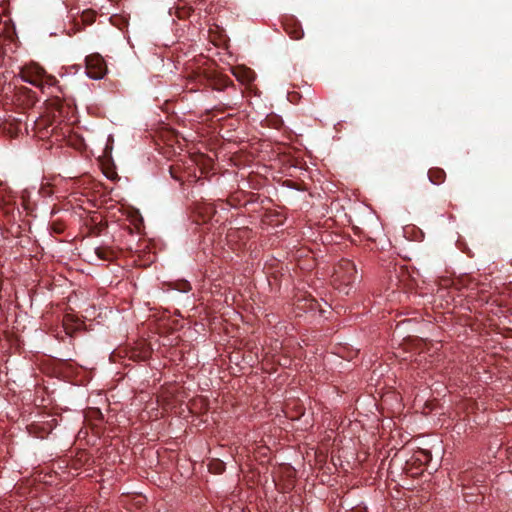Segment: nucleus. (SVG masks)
<instances>
[{"mask_svg":"<svg viewBox=\"0 0 512 512\" xmlns=\"http://www.w3.org/2000/svg\"><path fill=\"white\" fill-rule=\"evenodd\" d=\"M20 76L23 81L41 89L44 85H52L54 81V78L48 75L46 71L36 63L26 65L22 68Z\"/></svg>","mask_w":512,"mask_h":512,"instance_id":"obj_1","label":"nucleus"},{"mask_svg":"<svg viewBox=\"0 0 512 512\" xmlns=\"http://www.w3.org/2000/svg\"><path fill=\"white\" fill-rule=\"evenodd\" d=\"M358 278L357 269L353 261L342 259L335 266L333 281L340 286L348 287Z\"/></svg>","mask_w":512,"mask_h":512,"instance_id":"obj_2","label":"nucleus"},{"mask_svg":"<svg viewBox=\"0 0 512 512\" xmlns=\"http://www.w3.org/2000/svg\"><path fill=\"white\" fill-rule=\"evenodd\" d=\"M107 72L104 59L99 54H92L86 57V73L95 80L101 79Z\"/></svg>","mask_w":512,"mask_h":512,"instance_id":"obj_3","label":"nucleus"},{"mask_svg":"<svg viewBox=\"0 0 512 512\" xmlns=\"http://www.w3.org/2000/svg\"><path fill=\"white\" fill-rule=\"evenodd\" d=\"M294 306L296 316H301L302 312L316 311L319 308V303L310 294L304 292L296 296Z\"/></svg>","mask_w":512,"mask_h":512,"instance_id":"obj_4","label":"nucleus"},{"mask_svg":"<svg viewBox=\"0 0 512 512\" xmlns=\"http://www.w3.org/2000/svg\"><path fill=\"white\" fill-rule=\"evenodd\" d=\"M285 32L294 40H300L304 36L301 23L293 16L285 17L283 20Z\"/></svg>","mask_w":512,"mask_h":512,"instance_id":"obj_5","label":"nucleus"},{"mask_svg":"<svg viewBox=\"0 0 512 512\" xmlns=\"http://www.w3.org/2000/svg\"><path fill=\"white\" fill-rule=\"evenodd\" d=\"M262 126L271 127L274 129H280L283 125L281 116L275 113H266L265 119L261 121Z\"/></svg>","mask_w":512,"mask_h":512,"instance_id":"obj_6","label":"nucleus"},{"mask_svg":"<svg viewBox=\"0 0 512 512\" xmlns=\"http://www.w3.org/2000/svg\"><path fill=\"white\" fill-rule=\"evenodd\" d=\"M428 177H429V180L433 184L440 185V184H442L445 181L446 173H445V171L443 169L438 168V167H434V168L429 169Z\"/></svg>","mask_w":512,"mask_h":512,"instance_id":"obj_7","label":"nucleus"},{"mask_svg":"<svg viewBox=\"0 0 512 512\" xmlns=\"http://www.w3.org/2000/svg\"><path fill=\"white\" fill-rule=\"evenodd\" d=\"M235 76L244 84H249L253 80V72L244 68H237Z\"/></svg>","mask_w":512,"mask_h":512,"instance_id":"obj_8","label":"nucleus"},{"mask_svg":"<svg viewBox=\"0 0 512 512\" xmlns=\"http://www.w3.org/2000/svg\"><path fill=\"white\" fill-rule=\"evenodd\" d=\"M96 18V12L93 10H86L83 11L81 15V19L86 24H92L95 21Z\"/></svg>","mask_w":512,"mask_h":512,"instance_id":"obj_9","label":"nucleus"},{"mask_svg":"<svg viewBox=\"0 0 512 512\" xmlns=\"http://www.w3.org/2000/svg\"><path fill=\"white\" fill-rule=\"evenodd\" d=\"M224 469V463L220 460H213L209 463V470L212 472L221 473Z\"/></svg>","mask_w":512,"mask_h":512,"instance_id":"obj_10","label":"nucleus"},{"mask_svg":"<svg viewBox=\"0 0 512 512\" xmlns=\"http://www.w3.org/2000/svg\"><path fill=\"white\" fill-rule=\"evenodd\" d=\"M268 170L269 167L267 165H261L258 162V190L262 188L259 178L264 177L265 179H268Z\"/></svg>","mask_w":512,"mask_h":512,"instance_id":"obj_11","label":"nucleus"},{"mask_svg":"<svg viewBox=\"0 0 512 512\" xmlns=\"http://www.w3.org/2000/svg\"><path fill=\"white\" fill-rule=\"evenodd\" d=\"M95 253L102 260H110L112 257V252L110 250L101 247L96 248Z\"/></svg>","mask_w":512,"mask_h":512,"instance_id":"obj_12","label":"nucleus"},{"mask_svg":"<svg viewBox=\"0 0 512 512\" xmlns=\"http://www.w3.org/2000/svg\"><path fill=\"white\" fill-rule=\"evenodd\" d=\"M269 453H270V449L265 446V445H258V458L259 457H265V458H268L267 462L269 461Z\"/></svg>","mask_w":512,"mask_h":512,"instance_id":"obj_13","label":"nucleus"},{"mask_svg":"<svg viewBox=\"0 0 512 512\" xmlns=\"http://www.w3.org/2000/svg\"><path fill=\"white\" fill-rule=\"evenodd\" d=\"M260 142H261V140L258 138V148H257L258 153L262 151V146H263V144H261Z\"/></svg>","mask_w":512,"mask_h":512,"instance_id":"obj_14","label":"nucleus"}]
</instances>
